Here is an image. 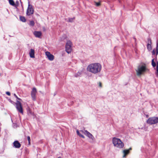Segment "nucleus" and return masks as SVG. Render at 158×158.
Returning <instances> with one entry per match:
<instances>
[{
    "label": "nucleus",
    "instance_id": "obj_1",
    "mask_svg": "<svg viewBox=\"0 0 158 158\" xmlns=\"http://www.w3.org/2000/svg\"><path fill=\"white\" fill-rule=\"evenodd\" d=\"M102 68L101 65L99 63H93L89 65L87 68L88 71L94 74L99 72Z\"/></svg>",
    "mask_w": 158,
    "mask_h": 158
},
{
    "label": "nucleus",
    "instance_id": "obj_2",
    "mask_svg": "<svg viewBox=\"0 0 158 158\" xmlns=\"http://www.w3.org/2000/svg\"><path fill=\"white\" fill-rule=\"evenodd\" d=\"M148 70L145 64L142 65H140L138 66V69L136 70L137 76H139L141 75L144 73Z\"/></svg>",
    "mask_w": 158,
    "mask_h": 158
},
{
    "label": "nucleus",
    "instance_id": "obj_3",
    "mask_svg": "<svg viewBox=\"0 0 158 158\" xmlns=\"http://www.w3.org/2000/svg\"><path fill=\"white\" fill-rule=\"evenodd\" d=\"M112 142L114 146L117 148H121L124 146L123 143L119 139L114 137L113 138Z\"/></svg>",
    "mask_w": 158,
    "mask_h": 158
},
{
    "label": "nucleus",
    "instance_id": "obj_4",
    "mask_svg": "<svg viewBox=\"0 0 158 158\" xmlns=\"http://www.w3.org/2000/svg\"><path fill=\"white\" fill-rule=\"evenodd\" d=\"M8 101L12 104H15L16 106V107L20 113L23 114V111L22 106L21 103L19 101H17L15 103L14 101H12L10 99H9Z\"/></svg>",
    "mask_w": 158,
    "mask_h": 158
},
{
    "label": "nucleus",
    "instance_id": "obj_5",
    "mask_svg": "<svg viewBox=\"0 0 158 158\" xmlns=\"http://www.w3.org/2000/svg\"><path fill=\"white\" fill-rule=\"evenodd\" d=\"M34 10L33 6L30 4V2H28V6L26 11V15L27 16H30L34 13Z\"/></svg>",
    "mask_w": 158,
    "mask_h": 158
},
{
    "label": "nucleus",
    "instance_id": "obj_6",
    "mask_svg": "<svg viewBox=\"0 0 158 158\" xmlns=\"http://www.w3.org/2000/svg\"><path fill=\"white\" fill-rule=\"evenodd\" d=\"M147 123L150 125L155 124L158 123V118L153 117L149 118L147 120Z\"/></svg>",
    "mask_w": 158,
    "mask_h": 158
},
{
    "label": "nucleus",
    "instance_id": "obj_7",
    "mask_svg": "<svg viewBox=\"0 0 158 158\" xmlns=\"http://www.w3.org/2000/svg\"><path fill=\"white\" fill-rule=\"evenodd\" d=\"M72 43L70 40L68 41L66 44L65 50L68 54L70 53L72 50Z\"/></svg>",
    "mask_w": 158,
    "mask_h": 158
},
{
    "label": "nucleus",
    "instance_id": "obj_8",
    "mask_svg": "<svg viewBox=\"0 0 158 158\" xmlns=\"http://www.w3.org/2000/svg\"><path fill=\"white\" fill-rule=\"evenodd\" d=\"M80 131L83 133L85 135L88 137L90 139H91L92 141L94 140V136L92 134H91L87 130H81Z\"/></svg>",
    "mask_w": 158,
    "mask_h": 158
},
{
    "label": "nucleus",
    "instance_id": "obj_9",
    "mask_svg": "<svg viewBox=\"0 0 158 158\" xmlns=\"http://www.w3.org/2000/svg\"><path fill=\"white\" fill-rule=\"evenodd\" d=\"M37 93V90L34 87L32 88V90L31 93V95L32 99L34 101L36 100V94Z\"/></svg>",
    "mask_w": 158,
    "mask_h": 158
},
{
    "label": "nucleus",
    "instance_id": "obj_10",
    "mask_svg": "<svg viewBox=\"0 0 158 158\" xmlns=\"http://www.w3.org/2000/svg\"><path fill=\"white\" fill-rule=\"evenodd\" d=\"M45 54L49 60L50 61H52L54 60V56L53 55L51 54L49 52H45Z\"/></svg>",
    "mask_w": 158,
    "mask_h": 158
},
{
    "label": "nucleus",
    "instance_id": "obj_11",
    "mask_svg": "<svg viewBox=\"0 0 158 158\" xmlns=\"http://www.w3.org/2000/svg\"><path fill=\"white\" fill-rule=\"evenodd\" d=\"M13 143L14 146L16 148H19L21 147V145L20 143L17 140L15 141Z\"/></svg>",
    "mask_w": 158,
    "mask_h": 158
},
{
    "label": "nucleus",
    "instance_id": "obj_12",
    "mask_svg": "<svg viewBox=\"0 0 158 158\" xmlns=\"http://www.w3.org/2000/svg\"><path fill=\"white\" fill-rule=\"evenodd\" d=\"M35 37L40 38L42 35V33L40 31H35L33 33Z\"/></svg>",
    "mask_w": 158,
    "mask_h": 158
},
{
    "label": "nucleus",
    "instance_id": "obj_13",
    "mask_svg": "<svg viewBox=\"0 0 158 158\" xmlns=\"http://www.w3.org/2000/svg\"><path fill=\"white\" fill-rule=\"evenodd\" d=\"M131 148H130L128 149L124 150L123 151V153L124 154V155L123 156V157H126V156L129 153V150H131Z\"/></svg>",
    "mask_w": 158,
    "mask_h": 158
},
{
    "label": "nucleus",
    "instance_id": "obj_14",
    "mask_svg": "<svg viewBox=\"0 0 158 158\" xmlns=\"http://www.w3.org/2000/svg\"><path fill=\"white\" fill-rule=\"evenodd\" d=\"M83 73V70H80L75 74L74 76L75 77H80L81 75Z\"/></svg>",
    "mask_w": 158,
    "mask_h": 158
},
{
    "label": "nucleus",
    "instance_id": "obj_15",
    "mask_svg": "<svg viewBox=\"0 0 158 158\" xmlns=\"http://www.w3.org/2000/svg\"><path fill=\"white\" fill-rule=\"evenodd\" d=\"M35 51L34 49H31L30 52H29V55L30 57L31 58H34L35 57Z\"/></svg>",
    "mask_w": 158,
    "mask_h": 158
},
{
    "label": "nucleus",
    "instance_id": "obj_16",
    "mask_svg": "<svg viewBox=\"0 0 158 158\" xmlns=\"http://www.w3.org/2000/svg\"><path fill=\"white\" fill-rule=\"evenodd\" d=\"M8 1L10 5L14 7V6L15 5V3L14 0H8Z\"/></svg>",
    "mask_w": 158,
    "mask_h": 158
},
{
    "label": "nucleus",
    "instance_id": "obj_17",
    "mask_svg": "<svg viewBox=\"0 0 158 158\" xmlns=\"http://www.w3.org/2000/svg\"><path fill=\"white\" fill-rule=\"evenodd\" d=\"M20 20L23 22H25L26 21V19L23 16H20Z\"/></svg>",
    "mask_w": 158,
    "mask_h": 158
},
{
    "label": "nucleus",
    "instance_id": "obj_18",
    "mask_svg": "<svg viewBox=\"0 0 158 158\" xmlns=\"http://www.w3.org/2000/svg\"><path fill=\"white\" fill-rule=\"evenodd\" d=\"M77 134L80 137L83 138H85V136L82 135L79 132L78 130H77Z\"/></svg>",
    "mask_w": 158,
    "mask_h": 158
},
{
    "label": "nucleus",
    "instance_id": "obj_19",
    "mask_svg": "<svg viewBox=\"0 0 158 158\" xmlns=\"http://www.w3.org/2000/svg\"><path fill=\"white\" fill-rule=\"evenodd\" d=\"M147 48L149 51L151 50L152 49V48L151 46V44H150L149 43H148L147 45Z\"/></svg>",
    "mask_w": 158,
    "mask_h": 158
},
{
    "label": "nucleus",
    "instance_id": "obj_20",
    "mask_svg": "<svg viewBox=\"0 0 158 158\" xmlns=\"http://www.w3.org/2000/svg\"><path fill=\"white\" fill-rule=\"evenodd\" d=\"M156 52L157 55L158 54V40H157L156 43Z\"/></svg>",
    "mask_w": 158,
    "mask_h": 158
},
{
    "label": "nucleus",
    "instance_id": "obj_21",
    "mask_svg": "<svg viewBox=\"0 0 158 158\" xmlns=\"http://www.w3.org/2000/svg\"><path fill=\"white\" fill-rule=\"evenodd\" d=\"M152 64L153 67H155L156 66V64L154 61V59H152Z\"/></svg>",
    "mask_w": 158,
    "mask_h": 158
},
{
    "label": "nucleus",
    "instance_id": "obj_22",
    "mask_svg": "<svg viewBox=\"0 0 158 158\" xmlns=\"http://www.w3.org/2000/svg\"><path fill=\"white\" fill-rule=\"evenodd\" d=\"M35 25L34 22L33 20L30 21L29 22V25L31 26H33Z\"/></svg>",
    "mask_w": 158,
    "mask_h": 158
},
{
    "label": "nucleus",
    "instance_id": "obj_23",
    "mask_svg": "<svg viewBox=\"0 0 158 158\" xmlns=\"http://www.w3.org/2000/svg\"><path fill=\"white\" fill-rule=\"evenodd\" d=\"M75 19V18L74 17L72 18H69L68 22L70 23H72L73 21V20Z\"/></svg>",
    "mask_w": 158,
    "mask_h": 158
},
{
    "label": "nucleus",
    "instance_id": "obj_24",
    "mask_svg": "<svg viewBox=\"0 0 158 158\" xmlns=\"http://www.w3.org/2000/svg\"><path fill=\"white\" fill-rule=\"evenodd\" d=\"M156 71L157 73H156V75L158 77V61L156 63Z\"/></svg>",
    "mask_w": 158,
    "mask_h": 158
},
{
    "label": "nucleus",
    "instance_id": "obj_25",
    "mask_svg": "<svg viewBox=\"0 0 158 158\" xmlns=\"http://www.w3.org/2000/svg\"><path fill=\"white\" fill-rule=\"evenodd\" d=\"M95 5L98 6H100L101 5L100 3V2H95Z\"/></svg>",
    "mask_w": 158,
    "mask_h": 158
},
{
    "label": "nucleus",
    "instance_id": "obj_26",
    "mask_svg": "<svg viewBox=\"0 0 158 158\" xmlns=\"http://www.w3.org/2000/svg\"><path fill=\"white\" fill-rule=\"evenodd\" d=\"M27 140H28V143H29V144H30V141H31L30 137L29 136H28L27 137Z\"/></svg>",
    "mask_w": 158,
    "mask_h": 158
},
{
    "label": "nucleus",
    "instance_id": "obj_27",
    "mask_svg": "<svg viewBox=\"0 0 158 158\" xmlns=\"http://www.w3.org/2000/svg\"><path fill=\"white\" fill-rule=\"evenodd\" d=\"M148 43H149L150 44H152L151 40V39L150 38H148Z\"/></svg>",
    "mask_w": 158,
    "mask_h": 158
},
{
    "label": "nucleus",
    "instance_id": "obj_28",
    "mask_svg": "<svg viewBox=\"0 0 158 158\" xmlns=\"http://www.w3.org/2000/svg\"><path fill=\"white\" fill-rule=\"evenodd\" d=\"M14 96L18 100H20V101H21L22 100L21 99H20V98H18L17 96L16 95V94H14Z\"/></svg>",
    "mask_w": 158,
    "mask_h": 158
},
{
    "label": "nucleus",
    "instance_id": "obj_29",
    "mask_svg": "<svg viewBox=\"0 0 158 158\" xmlns=\"http://www.w3.org/2000/svg\"><path fill=\"white\" fill-rule=\"evenodd\" d=\"M19 2L18 1H16V3H15V6H14V7L15 6H18L19 5Z\"/></svg>",
    "mask_w": 158,
    "mask_h": 158
},
{
    "label": "nucleus",
    "instance_id": "obj_30",
    "mask_svg": "<svg viewBox=\"0 0 158 158\" xmlns=\"http://www.w3.org/2000/svg\"><path fill=\"white\" fill-rule=\"evenodd\" d=\"M155 54V49H154L152 51V55H154Z\"/></svg>",
    "mask_w": 158,
    "mask_h": 158
},
{
    "label": "nucleus",
    "instance_id": "obj_31",
    "mask_svg": "<svg viewBox=\"0 0 158 158\" xmlns=\"http://www.w3.org/2000/svg\"><path fill=\"white\" fill-rule=\"evenodd\" d=\"M6 94L9 96H10V93L9 92H6Z\"/></svg>",
    "mask_w": 158,
    "mask_h": 158
},
{
    "label": "nucleus",
    "instance_id": "obj_32",
    "mask_svg": "<svg viewBox=\"0 0 158 158\" xmlns=\"http://www.w3.org/2000/svg\"><path fill=\"white\" fill-rule=\"evenodd\" d=\"M27 113H28V114H31V112L30 110L29 111H28Z\"/></svg>",
    "mask_w": 158,
    "mask_h": 158
},
{
    "label": "nucleus",
    "instance_id": "obj_33",
    "mask_svg": "<svg viewBox=\"0 0 158 158\" xmlns=\"http://www.w3.org/2000/svg\"><path fill=\"white\" fill-rule=\"evenodd\" d=\"M15 9H16V10L17 11H19V9L17 7V6H15Z\"/></svg>",
    "mask_w": 158,
    "mask_h": 158
},
{
    "label": "nucleus",
    "instance_id": "obj_34",
    "mask_svg": "<svg viewBox=\"0 0 158 158\" xmlns=\"http://www.w3.org/2000/svg\"><path fill=\"white\" fill-rule=\"evenodd\" d=\"M21 7H22V10L23 11H24V9H23V7L22 4H21Z\"/></svg>",
    "mask_w": 158,
    "mask_h": 158
},
{
    "label": "nucleus",
    "instance_id": "obj_35",
    "mask_svg": "<svg viewBox=\"0 0 158 158\" xmlns=\"http://www.w3.org/2000/svg\"><path fill=\"white\" fill-rule=\"evenodd\" d=\"M99 83V86L100 87H101V86H102V83H101L100 82Z\"/></svg>",
    "mask_w": 158,
    "mask_h": 158
},
{
    "label": "nucleus",
    "instance_id": "obj_36",
    "mask_svg": "<svg viewBox=\"0 0 158 158\" xmlns=\"http://www.w3.org/2000/svg\"><path fill=\"white\" fill-rule=\"evenodd\" d=\"M19 1H20V2L21 4H22V2H21V0H19Z\"/></svg>",
    "mask_w": 158,
    "mask_h": 158
},
{
    "label": "nucleus",
    "instance_id": "obj_37",
    "mask_svg": "<svg viewBox=\"0 0 158 158\" xmlns=\"http://www.w3.org/2000/svg\"><path fill=\"white\" fill-rule=\"evenodd\" d=\"M133 39H134V40H135V41H136V39L135 38H134Z\"/></svg>",
    "mask_w": 158,
    "mask_h": 158
},
{
    "label": "nucleus",
    "instance_id": "obj_38",
    "mask_svg": "<svg viewBox=\"0 0 158 158\" xmlns=\"http://www.w3.org/2000/svg\"><path fill=\"white\" fill-rule=\"evenodd\" d=\"M58 158H61L60 157H58Z\"/></svg>",
    "mask_w": 158,
    "mask_h": 158
},
{
    "label": "nucleus",
    "instance_id": "obj_39",
    "mask_svg": "<svg viewBox=\"0 0 158 158\" xmlns=\"http://www.w3.org/2000/svg\"><path fill=\"white\" fill-rule=\"evenodd\" d=\"M119 2L120 3H121V2H120V1H119Z\"/></svg>",
    "mask_w": 158,
    "mask_h": 158
}]
</instances>
